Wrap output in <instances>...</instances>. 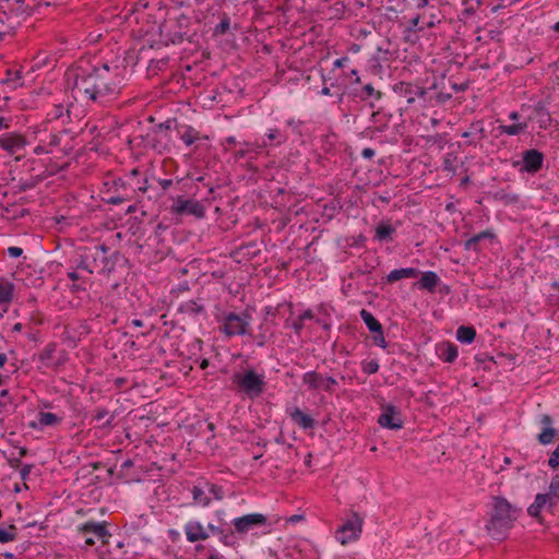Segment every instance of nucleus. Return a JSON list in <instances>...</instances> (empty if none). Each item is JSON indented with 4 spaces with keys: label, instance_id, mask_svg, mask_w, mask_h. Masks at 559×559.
Wrapping results in <instances>:
<instances>
[{
    "label": "nucleus",
    "instance_id": "obj_1",
    "mask_svg": "<svg viewBox=\"0 0 559 559\" xmlns=\"http://www.w3.org/2000/svg\"><path fill=\"white\" fill-rule=\"evenodd\" d=\"M121 83L119 67L111 69L104 63L88 73L76 74L74 90L83 99L105 104L120 93Z\"/></svg>",
    "mask_w": 559,
    "mask_h": 559
},
{
    "label": "nucleus",
    "instance_id": "obj_2",
    "mask_svg": "<svg viewBox=\"0 0 559 559\" xmlns=\"http://www.w3.org/2000/svg\"><path fill=\"white\" fill-rule=\"evenodd\" d=\"M521 512L520 508L512 506L506 498L495 497L491 518L486 524L488 534L493 539H503Z\"/></svg>",
    "mask_w": 559,
    "mask_h": 559
},
{
    "label": "nucleus",
    "instance_id": "obj_3",
    "mask_svg": "<svg viewBox=\"0 0 559 559\" xmlns=\"http://www.w3.org/2000/svg\"><path fill=\"white\" fill-rule=\"evenodd\" d=\"M86 248L94 266V273L110 274L115 271L116 264L121 258L119 251L110 253L109 247L105 243L86 246Z\"/></svg>",
    "mask_w": 559,
    "mask_h": 559
},
{
    "label": "nucleus",
    "instance_id": "obj_4",
    "mask_svg": "<svg viewBox=\"0 0 559 559\" xmlns=\"http://www.w3.org/2000/svg\"><path fill=\"white\" fill-rule=\"evenodd\" d=\"M105 187H107L106 197L103 198V201L107 204L118 205L123 202L136 201L135 182L117 178L111 182H105Z\"/></svg>",
    "mask_w": 559,
    "mask_h": 559
},
{
    "label": "nucleus",
    "instance_id": "obj_5",
    "mask_svg": "<svg viewBox=\"0 0 559 559\" xmlns=\"http://www.w3.org/2000/svg\"><path fill=\"white\" fill-rule=\"evenodd\" d=\"M251 321L252 316L248 310H243L240 313L228 312L224 314L221 330L228 337L243 335L253 337L250 331Z\"/></svg>",
    "mask_w": 559,
    "mask_h": 559
},
{
    "label": "nucleus",
    "instance_id": "obj_6",
    "mask_svg": "<svg viewBox=\"0 0 559 559\" xmlns=\"http://www.w3.org/2000/svg\"><path fill=\"white\" fill-rule=\"evenodd\" d=\"M233 382L238 386L240 392H243L250 397L260 396L266 385L263 374L257 373L253 369L246 370L243 373L234 374Z\"/></svg>",
    "mask_w": 559,
    "mask_h": 559
},
{
    "label": "nucleus",
    "instance_id": "obj_7",
    "mask_svg": "<svg viewBox=\"0 0 559 559\" xmlns=\"http://www.w3.org/2000/svg\"><path fill=\"white\" fill-rule=\"evenodd\" d=\"M78 532L85 537V545L94 546L95 538L99 539L103 544H108V538L111 534L107 530V522L87 521L78 526Z\"/></svg>",
    "mask_w": 559,
    "mask_h": 559
},
{
    "label": "nucleus",
    "instance_id": "obj_8",
    "mask_svg": "<svg viewBox=\"0 0 559 559\" xmlns=\"http://www.w3.org/2000/svg\"><path fill=\"white\" fill-rule=\"evenodd\" d=\"M170 212L178 216L191 215L195 218H203L205 216V207L200 201L185 199L183 197L175 199Z\"/></svg>",
    "mask_w": 559,
    "mask_h": 559
},
{
    "label": "nucleus",
    "instance_id": "obj_9",
    "mask_svg": "<svg viewBox=\"0 0 559 559\" xmlns=\"http://www.w3.org/2000/svg\"><path fill=\"white\" fill-rule=\"evenodd\" d=\"M267 523V516L262 513H249L235 518L231 521V524L235 527V533L240 535H246L254 528L264 527Z\"/></svg>",
    "mask_w": 559,
    "mask_h": 559
},
{
    "label": "nucleus",
    "instance_id": "obj_10",
    "mask_svg": "<svg viewBox=\"0 0 559 559\" xmlns=\"http://www.w3.org/2000/svg\"><path fill=\"white\" fill-rule=\"evenodd\" d=\"M362 520L354 513L335 533V538L342 544L355 540L361 533Z\"/></svg>",
    "mask_w": 559,
    "mask_h": 559
},
{
    "label": "nucleus",
    "instance_id": "obj_11",
    "mask_svg": "<svg viewBox=\"0 0 559 559\" xmlns=\"http://www.w3.org/2000/svg\"><path fill=\"white\" fill-rule=\"evenodd\" d=\"M302 382L309 390H323L332 393L337 381L333 377H324L317 371H308L302 376Z\"/></svg>",
    "mask_w": 559,
    "mask_h": 559
},
{
    "label": "nucleus",
    "instance_id": "obj_12",
    "mask_svg": "<svg viewBox=\"0 0 559 559\" xmlns=\"http://www.w3.org/2000/svg\"><path fill=\"white\" fill-rule=\"evenodd\" d=\"M544 158V154L536 148H531L524 151L522 155V160L514 162L513 165H521V173L536 174L542 169Z\"/></svg>",
    "mask_w": 559,
    "mask_h": 559
},
{
    "label": "nucleus",
    "instance_id": "obj_13",
    "mask_svg": "<svg viewBox=\"0 0 559 559\" xmlns=\"http://www.w3.org/2000/svg\"><path fill=\"white\" fill-rule=\"evenodd\" d=\"M378 423L380 426L392 430L401 429L404 425L400 408L391 404L382 407V414L379 416Z\"/></svg>",
    "mask_w": 559,
    "mask_h": 559
},
{
    "label": "nucleus",
    "instance_id": "obj_14",
    "mask_svg": "<svg viewBox=\"0 0 559 559\" xmlns=\"http://www.w3.org/2000/svg\"><path fill=\"white\" fill-rule=\"evenodd\" d=\"M27 144L24 135L17 132H7L0 135V147L10 155L20 153Z\"/></svg>",
    "mask_w": 559,
    "mask_h": 559
},
{
    "label": "nucleus",
    "instance_id": "obj_15",
    "mask_svg": "<svg viewBox=\"0 0 559 559\" xmlns=\"http://www.w3.org/2000/svg\"><path fill=\"white\" fill-rule=\"evenodd\" d=\"M395 92L406 99L407 104H414L416 98H424L427 94L425 87L412 83L400 82L395 85Z\"/></svg>",
    "mask_w": 559,
    "mask_h": 559
},
{
    "label": "nucleus",
    "instance_id": "obj_16",
    "mask_svg": "<svg viewBox=\"0 0 559 559\" xmlns=\"http://www.w3.org/2000/svg\"><path fill=\"white\" fill-rule=\"evenodd\" d=\"M539 424L543 426V429L537 436L538 442L543 445L552 443L557 436V429L554 428L552 417L548 414H543L539 417Z\"/></svg>",
    "mask_w": 559,
    "mask_h": 559
},
{
    "label": "nucleus",
    "instance_id": "obj_17",
    "mask_svg": "<svg viewBox=\"0 0 559 559\" xmlns=\"http://www.w3.org/2000/svg\"><path fill=\"white\" fill-rule=\"evenodd\" d=\"M45 177L43 175H29L25 178L21 177L20 179L12 178V189L15 193L26 192L36 188Z\"/></svg>",
    "mask_w": 559,
    "mask_h": 559
},
{
    "label": "nucleus",
    "instance_id": "obj_18",
    "mask_svg": "<svg viewBox=\"0 0 559 559\" xmlns=\"http://www.w3.org/2000/svg\"><path fill=\"white\" fill-rule=\"evenodd\" d=\"M185 533L187 539L190 543H194L198 540H205L209 538V533L203 527V525L198 521H190L185 526Z\"/></svg>",
    "mask_w": 559,
    "mask_h": 559
},
{
    "label": "nucleus",
    "instance_id": "obj_19",
    "mask_svg": "<svg viewBox=\"0 0 559 559\" xmlns=\"http://www.w3.org/2000/svg\"><path fill=\"white\" fill-rule=\"evenodd\" d=\"M115 415L107 408L98 407L93 412L92 421L100 429H111L114 427Z\"/></svg>",
    "mask_w": 559,
    "mask_h": 559
},
{
    "label": "nucleus",
    "instance_id": "obj_20",
    "mask_svg": "<svg viewBox=\"0 0 559 559\" xmlns=\"http://www.w3.org/2000/svg\"><path fill=\"white\" fill-rule=\"evenodd\" d=\"M352 94L354 97L359 98L362 102L379 100L382 97V93L379 90H376L371 83H368L360 88H354Z\"/></svg>",
    "mask_w": 559,
    "mask_h": 559
},
{
    "label": "nucleus",
    "instance_id": "obj_21",
    "mask_svg": "<svg viewBox=\"0 0 559 559\" xmlns=\"http://www.w3.org/2000/svg\"><path fill=\"white\" fill-rule=\"evenodd\" d=\"M292 420L297 424L302 429H312L316 426V420L305 414L300 408L294 407L293 409L287 411Z\"/></svg>",
    "mask_w": 559,
    "mask_h": 559
},
{
    "label": "nucleus",
    "instance_id": "obj_22",
    "mask_svg": "<svg viewBox=\"0 0 559 559\" xmlns=\"http://www.w3.org/2000/svg\"><path fill=\"white\" fill-rule=\"evenodd\" d=\"M62 421V418L52 413L39 412L37 421L31 423L32 428L43 429L44 427H55Z\"/></svg>",
    "mask_w": 559,
    "mask_h": 559
},
{
    "label": "nucleus",
    "instance_id": "obj_23",
    "mask_svg": "<svg viewBox=\"0 0 559 559\" xmlns=\"http://www.w3.org/2000/svg\"><path fill=\"white\" fill-rule=\"evenodd\" d=\"M492 238H495V234L491 230H483L465 240L464 249L467 251L478 252L480 251V241Z\"/></svg>",
    "mask_w": 559,
    "mask_h": 559
},
{
    "label": "nucleus",
    "instance_id": "obj_24",
    "mask_svg": "<svg viewBox=\"0 0 559 559\" xmlns=\"http://www.w3.org/2000/svg\"><path fill=\"white\" fill-rule=\"evenodd\" d=\"M408 0H389L384 7V15L388 20H396L400 13L404 12L407 8Z\"/></svg>",
    "mask_w": 559,
    "mask_h": 559
},
{
    "label": "nucleus",
    "instance_id": "obj_25",
    "mask_svg": "<svg viewBox=\"0 0 559 559\" xmlns=\"http://www.w3.org/2000/svg\"><path fill=\"white\" fill-rule=\"evenodd\" d=\"M439 282L440 278L435 272L427 271L423 274L419 281L415 283V285H417L419 289H426L429 293H435Z\"/></svg>",
    "mask_w": 559,
    "mask_h": 559
},
{
    "label": "nucleus",
    "instance_id": "obj_26",
    "mask_svg": "<svg viewBox=\"0 0 559 559\" xmlns=\"http://www.w3.org/2000/svg\"><path fill=\"white\" fill-rule=\"evenodd\" d=\"M419 270L415 267H403V269H395L391 271L386 276V282L392 284L394 282H397L402 278H414L419 275Z\"/></svg>",
    "mask_w": 559,
    "mask_h": 559
},
{
    "label": "nucleus",
    "instance_id": "obj_27",
    "mask_svg": "<svg viewBox=\"0 0 559 559\" xmlns=\"http://www.w3.org/2000/svg\"><path fill=\"white\" fill-rule=\"evenodd\" d=\"M207 530L213 534H217L219 536V542L222 544H224L225 546L233 547L236 545V540L234 537L235 531L224 530V528H222L219 526H215L213 524H209Z\"/></svg>",
    "mask_w": 559,
    "mask_h": 559
},
{
    "label": "nucleus",
    "instance_id": "obj_28",
    "mask_svg": "<svg viewBox=\"0 0 559 559\" xmlns=\"http://www.w3.org/2000/svg\"><path fill=\"white\" fill-rule=\"evenodd\" d=\"M439 357L445 362H453L459 355L457 346L453 343H443L438 348Z\"/></svg>",
    "mask_w": 559,
    "mask_h": 559
},
{
    "label": "nucleus",
    "instance_id": "obj_29",
    "mask_svg": "<svg viewBox=\"0 0 559 559\" xmlns=\"http://www.w3.org/2000/svg\"><path fill=\"white\" fill-rule=\"evenodd\" d=\"M534 112L538 121L539 128L547 129L550 126L551 117L545 104L542 102L537 103L534 106Z\"/></svg>",
    "mask_w": 559,
    "mask_h": 559
},
{
    "label": "nucleus",
    "instance_id": "obj_30",
    "mask_svg": "<svg viewBox=\"0 0 559 559\" xmlns=\"http://www.w3.org/2000/svg\"><path fill=\"white\" fill-rule=\"evenodd\" d=\"M75 266L79 270L87 272V274L94 273V266L90 259L86 246L79 249V258L75 260Z\"/></svg>",
    "mask_w": 559,
    "mask_h": 559
},
{
    "label": "nucleus",
    "instance_id": "obj_31",
    "mask_svg": "<svg viewBox=\"0 0 559 559\" xmlns=\"http://www.w3.org/2000/svg\"><path fill=\"white\" fill-rule=\"evenodd\" d=\"M259 147L260 146H258L255 144L243 142L241 144V147L234 152V158L236 160H240V159H243L247 157L253 158V155L258 153Z\"/></svg>",
    "mask_w": 559,
    "mask_h": 559
},
{
    "label": "nucleus",
    "instance_id": "obj_32",
    "mask_svg": "<svg viewBox=\"0 0 559 559\" xmlns=\"http://www.w3.org/2000/svg\"><path fill=\"white\" fill-rule=\"evenodd\" d=\"M49 120H62L67 123L70 119V111L62 104L55 105L47 114Z\"/></svg>",
    "mask_w": 559,
    "mask_h": 559
},
{
    "label": "nucleus",
    "instance_id": "obj_33",
    "mask_svg": "<svg viewBox=\"0 0 559 559\" xmlns=\"http://www.w3.org/2000/svg\"><path fill=\"white\" fill-rule=\"evenodd\" d=\"M476 337V330L474 326L461 325L456 330V340L464 344H471Z\"/></svg>",
    "mask_w": 559,
    "mask_h": 559
},
{
    "label": "nucleus",
    "instance_id": "obj_34",
    "mask_svg": "<svg viewBox=\"0 0 559 559\" xmlns=\"http://www.w3.org/2000/svg\"><path fill=\"white\" fill-rule=\"evenodd\" d=\"M395 233V228L386 223H380L376 228L374 238L379 241H391L392 235Z\"/></svg>",
    "mask_w": 559,
    "mask_h": 559
},
{
    "label": "nucleus",
    "instance_id": "obj_35",
    "mask_svg": "<svg viewBox=\"0 0 559 559\" xmlns=\"http://www.w3.org/2000/svg\"><path fill=\"white\" fill-rule=\"evenodd\" d=\"M360 317L370 332H380V329H382V324L366 309L360 311Z\"/></svg>",
    "mask_w": 559,
    "mask_h": 559
},
{
    "label": "nucleus",
    "instance_id": "obj_36",
    "mask_svg": "<svg viewBox=\"0 0 559 559\" xmlns=\"http://www.w3.org/2000/svg\"><path fill=\"white\" fill-rule=\"evenodd\" d=\"M527 128V122L514 123L511 126L501 124L498 127L500 134L518 135L524 132Z\"/></svg>",
    "mask_w": 559,
    "mask_h": 559
},
{
    "label": "nucleus",
    "instance_id": "obj_37",
    "mask_svg": "<svg viewBox=\"0 0 559 559\" xmlns=\"http://www.w3.org/2000/svg\"><path fill=\"white\" fill-rule=\"evenodd\" d=\"M193 501L202 507H207L211 503V497L206 495L203 488L194 486L191 489Z\"/></svg>",
    "mask_w": 559,
    "mask_h": 559
},
{
    "label": "nucleus",
    "instance_id": "obj_38",
    "mask_svg": "<svg viewBox=\"0 0 559 559\" xmlns=\"http://www.w3.org/2000/svg\"><path fill=\"white\" fill-rule=\"evenodd\" d=\"M14 286L10 282H0V305L9 304L13 298Z\"/></svg>",
    "mask_w": 559,
    "mask_h": 559
},
{
    "label": "nucleus",
    "instance_id": "obj_39",
    "mask_svg": "<svg viewBox=\"0 0 559 559\" xmlns=\"http://www.w3.org/2000/svg\"><path fill=\"white\" fill-rule=\"evenodd\" d=\"M546 506V496L536 495L534 503L527 508V513L535 519H539L542 509Z\"/></svg>",
    "mask_w": 559,
    "mask_h": 559
},
{
    "label": "nucleus",
    "instance_id": "obj_40",
    "mask_svg": "<svg viewBox=\"0 0 559 559\" xmlns=\"http://www.w3.org/2000/svg\"><path fill=\"white\" fill-rule=\"evenodd\" d=\"M17 528L14 524H10L7 528L0 527V543L5 544L16 539Z\"/></svg>",
    "mask_w": 559,
    "mask_h": 559
},
{
    "label": "nucleus",
    "instance_id": "obj_41",
    "mask_svg": "<svg viewBox=\"0 0 559 559\" xmlns=\"http://www.w3.org/2000/svg\"><path fill=\"white\" fill-rule=\"evenodd\" d=\"M12 12L7 5L0 3V24L8 25L9 28L13 29L15 21L12 16Z\"/></svg>",
    "mask_w": 559,
    "mask_h": 559
},
{
    "label": "nucleus",
    "instance_id": "obj_42",
    "mask_svg": "<svg viewBox=\"0 0 559 559\" xmlns=\"http://www.w3.org/2000/svg\"><path fill=\"white\" fill-rule=\"evenodd\" d=\"M56 352V344L49 343L39 354H38V360L44 365L48 366L53 354Z\"/></svg>",
    "mask_w": 559,
    "mask_h": 559
},
{
    "label": "nucleus",
    "instance_id": "obj_43",
    "mask_svg": "<svg viewBox=\"0 0 559 559\" xmlns=\"http://www.w3.org/2000/svg\"><path fill=\"white\" fill-rule=\"evenodd\" d=\"M181 311L188 314L197 316L204 312V306L194 300H189L181 306Z\"/></svg>",
    "mask_w": 559,
    "mask_h": 559
},
{
    "label": "nucleus",
    "instance_id": "obj_44",
    "mask_svg": "<svg viewBox=\"0 0 559 559\" xmlns=\"http://www.w3.org/2000/svg\"><path fill=\"white\" fill-rule=\"evenodd\" d=\"M492 197L495 200L502 201L506 204H513L519 201L518 194L507 193V192H504V190H498V191L493 192Z\"/></svg>",
    "mask_w": 559,
    "mask_h": 559
},
{
    "label": "nucleus",
    "instance_id": "obj_45",
    "mask_svg": "<svg viewBox=\"0 0 559 559\" xmlns=\"http://www.w3.org/2000/svg\"><path fill=\"white\" fill-rule=\"evenodd\" d=\"M481 4V0H464L462 15L467 17L475 13L476 9Z\"/></svg>",
    "mask_w": 559,
    "mask_h": 559
},
{
    "label": "nucleus",
    "instance_id": "obj_46",
    "mask_svg": "<svg viewBox=\"0 0 559 559\" xmlns=\"http://www.w3.org/2000/svg\"><path fill=\"white\" fill-rule=\"evenodd\" d=\"M199 132L194 130L192 127H188L187 130L182 133L181 140L186 143V145H192L198 140Z\"/></svg>",
    "mask_w": 559,
    "mask_h": 559
},
{
    "label": "nucleus",
    "instance_id": "obj_47",
    "mask_svg": "<svg viewBox=\"0 0 559 559\" xmlns=\"http://www.w3.org/2000/svg\"><path fill=\"white\" fill-rule=\"evenodd\" d=\"M229 26H230V19L226 13H224L223 19L214 28V34L223 35L229 29Z\"/></svg>",
    "mask_w": 559,
    "mask_h": 559
},
{
    "label": "nucleus",
    "instance_id": "obj_48",
    "mask_svg": "<svg viewBox=\"0 0 559 559\" xmlns=\"http://www.w3.org/2000/svg\"><path fill=\"white\" fill-rule=\"evenodd\" d=\"M551 496V499L555 501H559V477L556 476L551 479L549 485V490L547 492Z\"/></svg>",
    "mask_w": 559,
    "mask_h": 559
},
{
    "label": "nucleus",
    "instance_id": "obj_49",
    "mask_svg": "<svg viewBox=\"0 0 559 559\" xmlns=\"http://www.w3.org/2000/svg\"><path fill=\"white\" fill-rule=\"evenodd\" d=\"M379 362L374 359L362 362V371L367 374H373L379 370Z\"/></svg>",
    "mask_w": 559,
    "mask_h": 559
},
{
    "label": "nucleus",
    "instance_id": "obj_50",
    "mask_svg": "<svg viewBox=\"0 0 559 559\" xmlns=\"http://www.w3.org/2000/svg\"><path fill=\"white\" fill-rule=\"evenodd\" d=\"M209 486L210 493L216 499L222 500L224 498V490L218 485H210L209 483L205 484Z\"/></svg>",
    "mask_w": 559,
    "mask_h": 559
},
{
    "label": "nucleus",
    "instance_id": "obj_51",
    "mask_svg": "<svg viewBox=\"0 0 559 559\" xmlns=\"http://www.w3.org/2000/svg\"><path fill=\"white\" fill-rule=\"evenodd\" d=\"M373 333H374V335L372 336L373 343L383 349L386 348V341L383 335V329H380V332H373Z\"/></svg>",
    "mask_w": 559,
    "mask_h": 559
},
{
    "label": "nucleus",
    "instance_id": "obj_52",
    "mask_svg": "<svg viewBox=\"0 0 559 559\" xmlns=\"http://www.w3.org/2000/svg\"><path fill=\"white\" fill-rule=\"evenodd\" d=\"M190 40V37L186 32H176L171 35L170 41L174 45L181 44L183 40Z\"/></svg>",
    "mask_w": 559,
    "mask_h": 559
},
{
    "label": "nucleus",
    "instance_id": "obj_53",
    "mask_svg": "<svg viewBox=\"0 0 559 559\" xmlns=\"http://www.w3.org/2000/svg\"><path fill=\"white\" fill-rule=\"evenodd\" d=\"M266 136H267L270 142H273L274 140H277L278 143H282V142L285 141V138L283 136V134L281 133V131L278 129H271V130H269V132L266 133Z\"/></svg>",
    "mask_w": 559,
    "mask_h": 559
},
{
    "label": "nucleus",
    "instance_id": "obj_54",
    "mask_svg": "<svg viewBox=\"0 0 559 559\" xmlns=\"http://www.w3.org/2000/svg\"><path fill=\"white\" fill-rule=\"evenodd\" d=\"M13 12H15L16 16L25 14L27 12L25 0H15L13 4Z\"/></svg>",
    "mask_w": 559,
    "mask_h": 559
},
{
    "label": "nucleus",
    "instance_id": "obj_55",
    "mask_svg": "<svg viewBox=\"0 0 559 559\" xmlns=\"http://www.w3.org/2000/svg\"><path fill=\"white\" fill-rule=\"evenodd\" d=\"M538 496H546V506L544 508H546L550 513H554L555 509L557 508L559 501H555L554 499H551V496L548 495L547 492L546 493H537Z\"/></svg>",
    "mask_w": 559,
    "mask_h": 559
},
{
    "label": "nucleus",
    "instance_id": "obj_56",
    "mask_svg": "<svg viewBox=\"0 0 559 559\" xmlns=\"http://www.w3.org/2000/svg\"><path fill=\"white\" fill-rule=\"evenodd\" d=\"M135 189H136V201H139V194L145 193L148 190L147 178H144L142 182L140 180H138L135 182Z\"/></svg>",
    "mask_w": 559,
    "mask_h": 559
},
{
    "label": "nucleus",
    "instance_id": "obj_57",
    "mask_svg": "<svg viewBox=\"0 0 559 559\" xmlns=\"http://www.w3.org/2000/svg\"><path fill=\"white\" fill-rule=\"evenodd\" d=\"M548 465L552 468V469H556L558 466H559V451L557 449H555L550 456H549V460H548Z\"/></svg>",
    "mask_w": 559,
    "mask_h": 559
},
{
    "label": "nucleus",
    "instance_id": "obj_58",
    "mask_svg": "<svg viewBox=\"0 0 559 559\" xmlns=\"http://www.w3.org/2000/svg\"><path fill=\"white\" fill-rule=\"evenodd\" d=\"M46 61H47V57L37 55L33 61L34 63L32 66V71L40 69L43 66L46 64Z\"/></svg>",
    "mask_w": 559,
    "mask_h": 559
},
{
    "label": "nucleus",
    "instance_id": "obj_59",
    "mask_svg": "<svg viewBox=\"0 0 559 559\" xmlns=\"http://www.w3.org/2000/svg\"><path fill=\"white\" fill-rule=\"evenodd\" d=\"M22 75H21V71H11V70H8L7 71V80L5 82H15V81H19L21 80Z\"/></svg>",
    "mask_w": 559,
    "mask_h": 559
},
{
    "label": "nucleus",
    "instance_id": "obj_60",
    "mask_svg": "<svg viewBox=\"0 0 559 559\" xmlns=\"http://www.w3.org/2000/svg\"><path fill=\"white\" fill-rule=\"evenodd\" d=\"M476 131L483 134L484 129L480 124V122H477L476 124H472L471 130L462 133L463 138H468L469 135L474 134Z\"/></svg>",
    "mask_w": 559,
    "mask_h": 559
},
{
    "label": "nucleus",
    "instance_id": "obj_61",
    "mask_svg": "<svg viewBox=\"0 0 559 559\" xmlns=\"http://www.w3.org/2000/svg\"><path fill=\"white\" fill-rule=\"evenodd\" d=\"M7 252L10 258H19L22 255L23 249L20 247H9Z\"/></svg>",
    "mask_w": 559,
    "mask_h": 559
},
{
    "label": "nucleus",
    "instance_id": "obj_62",
    "mask_svg": "<svg viewBox=\"0 0 559 559\" xmlns=\"http://www.w3.org/2000/svg\"><path fill=\"white\" fill-rule=\"evenodd\" d=\"M78 270L79 269H76L75 266L74 269L68 272V277L73 282L84 280V277L78 272Z\"/></svg>",
    "mask_w": 559,
    "mask_h": 559
},
{
    "label": "nucleus",
    "instance_id": "obj_63",
    "mask_svg": "<svg viewBox=\"0 0 559 559\" xmlns=\"http://www.w3.org/2000/svg\"><path fill=\"white\" fill-rule=\"evenodd\" d=\"M290 326L294 329L295 333L299 335L304 329V320L298 317V319L295 320Z\"/></svg>",
    "mask_w": 559,
    "mask_h": 559
},
{
    "label": "nucleus",
    "instance_id": "obj_64",
    "mask_svg": "<svg viewBox=\"0 0 559 559\" xmlns=\"http://www.w3.org/2000/svg\"><path fill=\"white\" fill-rule=\"evenodd\" d=\"M157 182L163 191H167L174 185V181L171 179H158Z\"/></svg>",
    "mask_w": 559,
    "mask_h": 559
}]
</instances>
